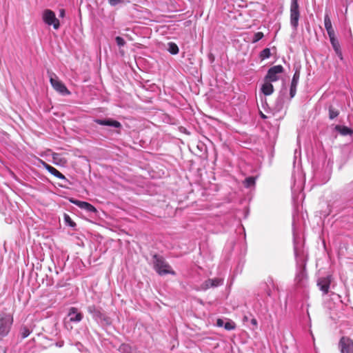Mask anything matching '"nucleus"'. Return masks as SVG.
Wrapping results in <instances>:
<instances>
[{
  "mask_svg": "<svg viewBox=\"0 0 353 353\" xmlns=\"http://www.w3.org/2000/svg\"><path fill=\"white\" fill-rule=\"evenodd\" d=\"M154 268L160 275L163 274H174L175 272L171 269L170 265L164 260V259L157 254L154 256Z\"/></svg>",
  "mask_w": 353,
  "mask_h": 353,
  "instance_id": "nucleus-1",
  "label": "nucleus"
},
{
  "mask_svg": "<svg viewBox=\"0 0 353 353\" xmlns=\"http://www.w3.org/2000/svg\"><path fill=\"white\" fill-rule=\"evenodd\" d=\"M50 77V82L52 88L61 94H70V91L68 90L66 86L59 80L57 76L53 72H48Z\"/></svg>",
  "mask_w": 353,
  "mask_h": 353,
  "instance_id": "nucleus-2",
  "label": "nucleus"
},
{
  "mask_svg": "<svg viewBox=\"0 0 353 353\" xmlns=\"http://www.w3.org/2000/svg\"><path fill=\"white\" fill-rule=\"evenodd\" d=\"M13 319L10 316H2L0 314V339L7 336L10 332Z\"/></svg>",
  "mask_w": 353,
  "mask_h": 353,
  "instance_id": "nucleus-3",
  "label": "nucleus"
},
{
  "mask_svg": "<svg viewBox=\"0 0 353 353\" xmlns=\"http://www.w3.org/2000/svg\"><path fill=\"white\" fill-rule=\"evenodd\" d=\"M43 20L48 26H53L55 30H57L60 26L59 19L56 17L54 12L51 10L47 9L44 10L43 13Z\"/></svg>",
  "mask_w": 353,
  "mask_h": 353,
  "instance_id": "nucleus-4",
  "label": "nucleus"
},
{
  "mask_svg": "<svg viewBox=\"0 0 353 353\" xmlns=\"http://www.w3.org/2000/svg\"><path fill=\"white\" fill-rule=\"evenodd\" d=\"M299 17L300 12L298 0H292L290 6V23L294 28H296L298 26Z\"/></svg>",
  "mask_w": 353,
  "mask_h": 353,
  "instance_id": "nucleus-5",
  "label": "nucleus"
},
{
  "mask_svg": "<svg viewBox=\"0 0 353 353\" xmlns=\"http://www.w3.org/2000/svg\"><path fill=\"white\" fill-rule=\"evenodd\" d=\"M283 72V67L281 65L271 67L265 77V81L274 82L279 80V75Z\"/></svg>",
  "mask_w": 353,
  "mask_h": 353,
  "instance_id": "nucleus-6",
  "label": "nucleus"
},
{
  "mask_svg": "<svg viewBox=\"0 0 353 353\" xmlns=\"http://www.w3.org/2000/svg\"><path fill=\"white\" fill-rule=\"evenodd\" d=\"M339 346L341 353H353V340L347 336H342Z\"/></svg>",
  "mask_w": 353,
  "mask_h": 353,
  "instance_id": "nucleus-7",
  "label": "nucleus"
},
{
  "mask_svg": "<svg viewBox=\"0 0 353 353\" xmlns=\"http://www.w3.org/2000/svg\"><path fill=\"white\" fill-rule=\"evenodd\" d=\"M223 279L221 278L208 279L205 280L201 285L203 290H206L210 288H215L223 285Z\"/></svg>",
  "mask_w": 353,
  "mask_h": 353,
  "instance_id": "nucleus-8",
  "label": "nucleus"
},
{
  "mask_svg": "<svg viewBox=\"0 0 353 353\" xmlns=\"http://www.w3.org/2000/svg\"><path fill=\"white\" fill-rule=\"evenodd\" d=\"M331 284V279L330 276L319 278L317 281V286L322 292L323 294H327L329 292Z\"/></svg>",
  "mask_w": 353,
  "mask_h": 353,
  "instance_id": "nucleus-9",
  "label": "nucleus"
},
{
  "mask_svg": "<svg viewBox=\"0 0 353 353\" xmlns=\"http://www.w3.org/2000/svg\"><path fill=\"white\" fill-rule=\"evenodd\" d=\"M70 201L72 203L79 207L80 208L87 210L88 212H97V209L92 205H91L90 203H89L88 202L76 200L74 199H70Z\"/></svg>",
  "mask_w": 353,
  "mask_h": 353,
  "instance_id": "nucleus-10",
  "label": "nucleus"
},
{
  "mask_svg": "<svg viewBox=\"0 0 353 353\" xmlns=\"http://www.w3.org/2000/svg\"><path fill=\"white\" fill-rule=\"evenodd\" d=\"M68 316L70 318V321L74 323H79L83 319L82 313L79 312L78 309L74 307H72L69 309Z\"/></svg>",
  "mask_w": 353,
  "mask_h": 353,
  "instance_id": "nucleus-11",
  "label": "nucleus"
},
{
  "mask_svg": "<svg viewBox=\"0 0 353 353\" xmlns=\"http://www.w3.org/2000/svg\"><path fill=\"white\" fill-rule=\"evenodd\" d=\"M94 122L99 125H108L112 126L116 128H119L121 127V124L120 122L113 120L112 119H95Z\"/></svg>",
  "mask_w": 353,
  "mask_h": 353,
  "instance_id": "nucleus-12",
  "label": "nucleus"
},
{
  "mask_svg": "<svg viewBox=\"0 0 353 353\" xmlns=\"http://www.w3.org/2000/svg\"><path fill=\"white\" fill-rule=\"evenodd\" d=\"M43 168H46L51 174L60 179H66L65 176L61 173L58 170L43 161H41Z\"/></svg>",
  "mask_w": 353,
  "mask_h": 353,
  "instance_id": "nucleus-13",
  "label": "nucleus"
},
{
  "mask_svg": "<svg viewBox=\"0 0 353 353\" xmlns=\"http://www.w3.org/2000/svg\"><path fill=\"white\" fill-rule=\"evenodd\" d=\"M300 78V72L299 71L296 70L292 77L291 85H290V97L292 98L295 96L296 92V86L299 82Z\"/></svg>",
  "mask_w": 353,
  "mask_h": 353,
  "instance_id": "nucleus-14",
  "label": "nucleus"
},
{
  "mask_svg": "<svg viewBox=\"0 0 353 353\" xmlns=\"http://www.w3.org/2000/svg\"><path fill=\"white\" fill-rule=\"evenodd\" d=\"M331 44L336 54V55L340 58V59H343V54L341 50V46L339 41L336 39V37L330 39Z\"/></svg>",
  "mask_w": 353,
  "mask_h": 353,
  "instance_id": "nucleus-15",
  "label": "nucleus"
},
{
  "mask_svg": "<svg viewBox=\"0 0 353 353\" xmlns=\"http://www.w3.org/2000/svg\"><path fill=\"white\" fill-rule=\"evenodd\" d=\"M261 92L266 96L273 93L274 87L270 81H265L261 87Z\"/></svg>",
  "mask_w": 353,
  "mask_h": 353,
  "instance_id": "nucleus-16",
  "label": "nucleus"
},
{
  "mask_svg": "<svg viewBox=\"0 0 353 353\" xmlns=\"http://www.w3.org/2000/svg\"><path fill=\"white\" fill-rule=\"evenodd\" d=\"M335 129L338 132H339L342 135H347V134H353V130L346 126L336 125Z\"/></svg>",
  "mask_w": 353,
  "mask_h": 353,
  "instance_id": "nucleus-17",
  "label": "nucleus"
},
{
  "mask_svg": "<svg viewBox=\"0 0 353 353\" xmlns=\"http://www.w3.org/2000/svg\"><path fill=\"white\" fill-rule=\"evenodd\" d=\"M87 310L89 313L92 314L94 316L100 317L101 315V312L94 305L88 306Z\"/></svg>",
  "mask_w": 353,
  "mask_h": 353,
  "instance_id": "nucleus-18",
  "label": "nucleus"
},
{
  "mask_svg": "<svg viewBox=\"0 0 353 353\" xmlns=\"http://www.w3.org/2000/svg\"><path fill=\"white\" fill-rule=\"evenodd\" d=\"M168 50L172 54H176L179 53V48L175 43L170 42L168 43Z\"/></svg>",
  "mask_w": 353,
  "mask_h": 353,
  "instance_id": "nucleus-19",
  "label": "nucleus"
},
{
  "mask_svg": "<svg viewBox=\"0 0 353 353\" xmlns=\"http://www.w3.org/2000/svg\"><path fill=\"white\" fill-rule=\"evenodd\" d=\"M255 184V178L253 176L248 177L244 181V185L246 188H250L251 186L254 185Z\"/></svg>",
  "mask_w": 353,
  "mask_h": 353,
  "instance_id": "nucleus-20",
  "label": "nucleus"
},
{
  "mask_svg": "<svg viewBox=\"0 0 353 353\" xmlns=\"http://www.w3.org/2000/svg\"><path fill=\"white\" fill-rule=\"evenodd\" d=\"M270 55H271L270 50L269 48H266L261 52L260 58L262 60H263V59L269 58L270 57Z\"/></svg>",
  "mask_w": 353,
  "mask_h": 353,
  "instance_id": "nucleus-21",
  "label": "nucleus"
},
{
  "mask_svg": "<svg viewBox=\"0 0 353 353\" xmlns=\"http://www.w3.org/2000/svg\"><path fill=\"white\" fill-rule=\"evenodd\" d=\"M339 114V112L337 110H335L332 106H330L329 108V118L330 119H334Z\"/></svg>",
  "mask_w": 353,
  "mask_h": 353,
  "instance_id": "nucleus-22",
  "label": "nucleus"
},
{
  "mask_svg": "<svg viewBox=\"0 0 353 353\" xmlns=\"http://www.w3.org/2000/svg\"><path fill=\"white\" fill-rule=\"evenodd\" d=\"M235 327H236V324L234 322H233L232 321H229L224 324V328L226 330H234Z\"/></svg>",
  "mask_w": 353,
  "mask_h": 353,
  "instance_id": "nucleus-23",
  "label": "nucleus"
},
{
  "mask_svg": "<svg viewBox=\"0 0 353 353\" xmlns=\"http://www.w3.org/2000/svg\"><path fill=\"white\" fill-rule=\"evenodd\" d=\"M64 220H65V223L71 227H74L76 225V223L72 220L70 216L67 214H64Z\"/></svg>",
  "mask_w": 353,
  "mask_h": 353,
  "instance_id": "nucleus-24",
  "label": "nucleus"
},
{
  "mask_svg": "<svg viewBox=\"0 0 353 353\" xmlns=\"http://www.w3.org/2000/svg\"><path fill=\"white\" fill-rule=\"evenodd\" d=\"M263 33L261 32H258L255 33L252 39V43H256L259 41L263 37Z\"/></svg>",
  "mask_w": 353,
  "mask_h": 353,
  "instance_id": "nucleus-25",
  "label": "nucleus"
},
{
  "mask_svg": "<svg viewBox=\"0 0 353 353\" xmlns=\"http://www.w3.org/2000/svg\"><path fill=\"white\" fill-rule=\"evenodd\" d=\"M324 25L325 28L332 26L330 18L328 14L325 15Z\"/></svg>",
  "mask_w": 353,
  "mask_h": 353,
  "instance_id": "nucleus-26",
  "label": "nucleus"
},
{
  "mask_svg": "<svg viewBox=\"0 0 353 353\" xmlns=\"http://www.w3.org/2000/svg\"><path fill=\"white\" fill-rule=\"evenodd\" d=\"M329 38L335 37V32L332 26L325 28Z\"/></svg>",
  "mask_w": 353,
  "mask_h": 353,
  "instance_id": "nucleus-27",
  "label": "nucleus"
},
{
  "mask_svg": "<svg viewBox=\"0 0 353 353\" xmlns=\"http://www.w3.org/2000/svg\"><path fill=\"white\" fill-rule=\"evenodd\" d=\"M30 332L28 327H23L22 328L21 335L23 339L28 337L30 335Z\"/></svg>",
  "mask_w": 353,
  "mask_h": 353,
  "instance_id": "nucleus-28",
  "label": "nucleus"
},
{
  "mask_svg": "<svg viewBox=\"0 0 353 353\" xmlns=\"http://www.w3.org/2000/svg\"><path fill=\"white\" fill-rule=\"evenodd\" d=\"M116 42L119 46H123L125 44V40L121 37H117L115 38Z\"/></svg>",
  "mask_w": 353,
  "mask_h": 353,
  "instance_id": "nucleus-29",
  "label": "nucleus"
},
{
  "mask_svg": "<svg viewBox=\"0 0 353 353\" xmlns=\"http://www.w3.org/2000/svg\"><path fill=\"white\" fill-rule=\"evenodd\" d=\"M119 350H120L121 351H123V352H128V351L130 350V347L128 345H126V344H122V345L120 346Z\"/></svg>",
  "mask_w": 353,
  "mask_h": 353,
  "instance_id": "nucleus-30",
  "label": "nucleus"
},
{
  "mask_svg": "<svg viewBox=\"0 0 353 353\" xmlns=\"http://www.w3.org/2000/svg\"><path fill=\"white\" fill-rule=\"evenodd\" d=\"M108 1L112 6H115L118 3L123 2V0H109Z\"/></svg>",
  "mask_w": 353,
  "mask_h": 353,
  "instance_id": "nucleus-31",
  "label": "nucleus"
},
{
  "mask_svg": "<svg viewBox=\"0 0 353 353\" xmlns=\"http://www.w3.org/2000/svg\"><path fill=\"white\" fill-rule=\"evenodd\" d=\"M224 324H225V323H224V321H223V319H218L216 320V325H217L218 327H223V326L224 327Z\"/></svg>",
  "mask_w": 353,
  "mask_h": 353,
  "instance_id": "nucleus-32",
  "label": "nucleus"
},
{
  "mask_svg": "<svg viewBox=\"0 0 353 353\" xmlns=\"http://www.w3.org/2000/svg\"><path fill=\"white\" fill-rule=\"evenodd\" d=\"M65 16V10L63 9H61L59 10V17H63Z\"/></svg>",
  "mask_w": 353,
  "mask_h": 353,
  "instance_id": "nucleus-33",
  "label": "nucleus"
},
{
  "mask_svg": "<svg viewBox=\"0 0 353 353\" xmlns=\"http://www.w3.org/2000/svg\"><path fill=\"white\" fill-rule=\"evenodd\" d=\"M252 323L253 324L256 325V319H252Z\"/></svg>",
  "mask_w": 353,
  "mask_h": 353,
  "instance_id": "nucleus-34",
  "label": "nucleus"
},
{
  "mask_svg": "<svg viewBox=\"0 0 353 353\" xmlns=\"http://www.w3.org/2000/svg\"><path fill=\"white\" fill-rule=\"evenodd\" d=\"M261 117H262L263 118H265V117H265L263 113H261Z\"/></svg>",
  "mask_w": 353,
  "mask_h": 353,
  "instance_id": "nucleus-35",
  "label": "nucleus"
},
{
  "mask_svg": "<svg viewBox=\"0 0 353 353\" xmlns=\"http://www.w3.org/2000/svg\"><path fill=\"white\" fill-rule=\"evenodd\" d=\"M57 154H54L53 155V159H55V156H57Z\"/></svg>",
  "mask_w": 353,
  "mask_h": 353,
  "instance_id": "nucleus-36",
  "label": "nucleus"
}]
</instances>
